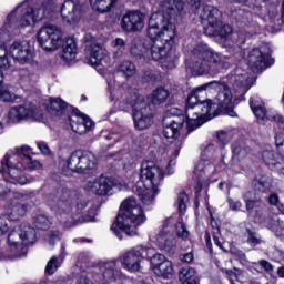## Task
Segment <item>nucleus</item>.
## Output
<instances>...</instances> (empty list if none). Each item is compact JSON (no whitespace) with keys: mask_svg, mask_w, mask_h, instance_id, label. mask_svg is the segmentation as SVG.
I'll return each instance as SVG.
<instances>
[{"mask_svg":"<svg viewBox=\"0 0 284 284\" xmlns=\"http://www.w3.org/2000/svg\"><path fill=\"white\" fill-rule=\"evenodd\" d=\"M30 146L22 145L9 150L1 160L0 174L3 180H0V199L12 194V186L10 185H26L28 178L23 175L26 170L33 172L41 170L43 164L30 155Z\"/></svg>","mask_w":284,"mask_h":284,"instance_id":"obj_3","label":"nucleus"},{"mask_svg":"<svg viewBox=\"0 0 284 284\" xmlns=\"http://www.w3.org/2000/svg\"><path fill=\"white\" fill-rule=\"evenodd\" d=\"M230 84L233 85L235 94L243 97L252 88V77L247 72L236 69L229 75Z\"/></svg>","mask_w":284,"mask_h":284,"instance_id":"obj_23","label":"nucleus"},{"mask_svg":"<svg viewBox=\"0 0 284 284\" xmlns=\"http://www.w3.org/2000/svg\"><path fill=\"white\" fill-rule=\"evenodd\" d=\"M250 108L253 114L260 121H275V123L282 121V124L284 123V119L281 116V114H278V112L274 110L267 111V109H265V102H263V100L258 95L251 97Z\"/></svg>","mask_w":284,"mask_h":284,"instance_id":"obj_20","label":"nucleus"},{"mask_svg":"<svg viewBox=\"0 0 284 284\" xmlns=\"http://www.w3.org/2000/svg\"><path fill=\"white\" fill-rule=\"evenodd\" d=\"M237 95H234L232 93V90L227 84H223L222 89L217 92V95L215 98V101L212 103V105H215V112L216 110H221L227 114V116L235 118L236 112L234 111V99H237Z\"/></svg>","mask_w":284,"mask_h":284,"instance_id":"obj_17","label":"nucleus"},{"mask_svg":"<svg viewBox=\"0 0 284 284\" xmlns=\"http://www.w3.org/2000/svg\"><path fill=\"white\" fill-rule=\"evenodd\" d=\"M87 59L90 65H105L108 61H110V57H108V50L105 48L97 44L87 42Z\"/></svg>","mask_w":284,"mask_h":284,"instance_id":"obj_26","label":"nucleus"},{"mask_svg":"<svg viewBox=\"0 0 284 284\" xmlns=\"http://www.w3.org/2000/svg\"><path fill=\"white\" fill-rule=\"evenodd\" d=\"M246 207L247 210H254V207H261V201H256V200H248L246 202Z\"/></svg>","mask_w":284,"mask_h":284,"instance_id":"obj_61","label":"nucleus"},{"mask_svg":"<svg viewBox=\"0 0 284 284\" xmlns=\"http://www.w3.org/2000/svg\"><path fill=\"white\" fill-rule=\"evenodd\" d=\"M61 59L64 60L65 63H70L77 59V42H74V39H67L65 43L63 44Z\"/></svg>","mask_w":284,"mask_h":284,"instance_id":"obj_33","label":"nucleus"},{"mask_svg":"<svg viewBox=\"0 0 284 284\" xmlns=\"http://www.w3.org/2000/svg\"><path fill=\"white\" fill-rule=\"evenodd\" d=\"M151 267L155 276L160 278L170 280L174 276V264L164 257L163 254H152Z\"/></svg>","mask_w":284,"mask_h":284,"instance_id":"obj_21","label":"nucleus"},{"mask_svg":"<svg viewBox=\"0 0 284 284\" xmlns=\"http://www.w3.org/2000/svg\"><path fill=\"white\" fill-rule=\"evenodd\" d=\"M222 272L223 274H226L231 284H235L236 281H239V275L234 273V271L224 268Z\"/></svg>","mask_w":284,"mask_h":284,"instance_id":"obj_53","label":"nucleus"},{"mask_svg":"<svg viewBox=\"0 0 284 284\" xmlns=\"http://www.w3.org/2000/svg\"><path fill=\"white\" fill-rule=\"evenodd\" d=\"M100 270L104 283H114V281H120L123 276V272H121V267L119 266V260L100 263Z\"/></svg>","mask_w":284,"mask_h":284,"instance_id":"obj_28","label":"nucleus"},{"mask_svg":"<svg viewBox=\"0 0 284 284\" xmlns=\"http://www.w3.org/2000/svg\"><path fill=\"white\" fill-rule=\"evenodd\" d=\"M268 204L270 205H277L278 206V195L275 194V193H272L270 196H268Z\"/></svg>","mask_w":284,"mask_h":284,"instance_id":"obj_62","label":"nucleus"},{"mask_svg":"<svg viewBox=\"0 0 284 284\" xmlns=\"http://www.w3.org/2000/svg\"><path fill=\"white\" fill-rule=\"evenodd\" d=\"M256 183H258V185H261V187H264L265 190L270 187V182H267V178L265 176H262L260 180H255L254 185H256Z\"/></svg>","mask_w":284,"mask_h":284,"instance_id":"obj_60","label":"nucleus"},{"mask_svg":"<svg viewBox=\"0 0 284 284\" xmlns=\"http://www.w3.org/2000/svg\"><path fill=\"white\" fill-rule=\"evenodd\" d=\"M38 148L42 154H50V148L48 146V143L45 142H38Z\"/></svg>","mask_w":284,"mask_h":284,"instance_id":"obj_59","label":"nucleus"},{"mask_svg":"<svg viewBox=\"0 0 284 284\" xmlns=\"http://www.w3.org/2000/svg\"><path fill=\"white\" fill-rule=\"evenodd\" d=\"M199 14L204 28V34L207 37H220L226 45H230V39L233 40L232 43H236L239 33H233L230 24H223L219 20L221 17L219 9L212 6H203L200 8Z\"/></svg>","mask_w":284,"mask_h":284,"instance_id":"obj_8","label":"nucleus"},{"mask_svg":"<svg viewBox=\"0 0 284 284\" xmlns=\"http://www.w3.org/2000/svg\"><path fill=\"white\" fill-rule=\"evenodd\" d=\"M210 170H212V161L205 158H201L195 164L194 174L199 176V174H203V172H210Z\"/></svg>","mask_w":284,"mask_h":284,"instance_id":"obj_44","label":"nucleus"},{"mask_svg":"<svg viewBox=\"0 0 284 284\" xmlns=\"http://www.w3.org/2000/svg\"><path fill=\"white\" fill-rule=\"evenodd\" d=\"M120 214H143V209L134 197H126L120 204Z\"/></svg>","mask_w":284,"mask_h":284,"instance_id":"obj_32","label":"nucleus"},{"mask_svg":"<svg viewBox=\"0 0 284 284\" xmlns=\"http://www.w3.org/2000/svg\"><path fill=\"white\" fill-rule=\"evenodd\" d=\"M223 85H225V82L211 81L195 88L189 94L186 99V118L189 119L187 126L191 130L201 128L203 123H207V121L216 116V104H212V100L210 99L203 100V97L207 92H220Z\"/></svg>","mask_w":284,"mask_h":284,"instance_id":"obj_5","label":"nucleus"},{"mask_svg":"<svg viewBox=\"0 0 284 284\" xmlns=\"http://www.w3.org/2000/svg\"><path fill=\"white\" fill-rule=\"evenodd\" d=\"M38 239L39 235H37V230H34V227L27 224H21L9 233L8 244L10 247L19 250L22 248L23 245H34Z\"/></svg>","mask_w":284,"mask_h":284,"instance_id":"obj_13","label":"nucleus"},{"mask_svg":"<svg viewBox=\"0 0 284 284\" xmlns=\"http://www.w3.org/2000/svg\"><path fill=\"white\" fill-rule=\"evenodd\" d=\"M69 123L71 130L75 132V134H85V132H92V130H94V122L92 119L79 111H74L69 116Z\"/></svg>","mask_w":284,"mask_h":284,"instance_id":"obj_25","label":"nucleus"},{"mask_svg":"<svg viewBox=\"0 0 284 284\" xmlns=\"http://www.w3.org/2000/svg\"><path fill=\"white\" fill-rule=\"evenodd\" d=\"M245 237L246 243L251 247H256V245H261V243H263V237L254 229H246Z\"/></svg>","mask_w":284,"mask_h":284,"instance_id":"obj_40","label":"nucleus"},{"mask_svg":"<svg viewBox=\"0 0 284 284\" xmlns=\"http://www.w3.org/2000/svg\"><path fill=\"white\" fill-rule=\"evenodd\" d=\"M68 170L78 172L79 174H85L90 170H94L97 166V160L94 154L89 151L77 150L65 161Z\"/></svg>","mask_w":284,"mask_h":284,"instance_id":"obj_14","label":"nucleus"},{"mask_svg":"<svg viewBox=\"0 0 284 284\" xmlns=\"http://www.w3.org/2000/svg\"><path fill=\"white\" fill-rule=\"evenodd\" d=\"M83 12V4L81 0H64L61 7V17L63 21L74 26L81 20V14Z\"/></svg>","mask_w":284,"mask_h":284,"instance_id":"obj_22","label":"nucleus"},{"mask_svg":"<svg viewBox=\"0 0 284 284\" xmlns=\"http://www.w3.org/2000/svg\"><path fill=\"white\" fill-rule=\"evenodd\" d=\"M70 199V191L68 189L62 190L58 197L50 196V201H53V203H57V207H60L65 212V207H68V201Z\"/></svg>","mask_w":284,"mask_h":284,"instance_id":"obj_39","label":"nucleus"},{"mask_svg":"<svg viewBox=\"0 0 284 284\" xmlns=\"http://www.w3.org/2000/svg\"><path fill=\"white\" fill-rule=\"evenodd\" d=\"M186 110H187V104L185 105V115H183V111H181V109L176 106H172L166 111V116H182L183 119L182 122H178L176 119L172 120L170 124L164 126L162 132L165 139L171 140L170 141L172 143L171 150H173L174 159L179 156V150H181V148L183 146V142L181 141V139H179L181 134H183V125L186 126L187 132H194L195 130L187 125V121H190V119H187Z\"/></svg>","mask_w":284,"mask_h":284,"instance_id":"obj_9","label":"nucleus"},{"mask_svg":"<svg viewBox=\"0 0 284 284\" xmlns=\"http://www.w3.org/2000/svg\"><path fill=\"white\" fill-rule=\"evenodd\" d=\"M180 261H182V263H193L194 262V253L189 252V253L182 254L180 256Z\"/></svg>","mask_w":284,"mask_h":284,"instance_id":"obj_55","label":"nucleus"},{"mask_svg":"<svg viewBox=\"0 0 284 284\" xmlns=\"http://www.w3.org/2000/svg\"><path fill=\"white\" fill-rule=\"evenodd\" d=\"M0 70H10V60H8L6 55L0 58Z\"/></svg>","mask_w":284,"mask_h":284,"instance_id":"obj_57","label":"nucleus"},{"mask_svg":"<svg viewBox=\"0 0 284 284\" xmlns=\"http://www.w3.org/2000/svg\"><path fill=\"white\" fill-rule=\"evenodd\" d=\"M0 101L3 103H12L17 101V94L10 90V87L2 85L0 87Z\"/></svg>","mask_w":284,"mask_h":284,"instance_id":"obj_42","label":"nucleus"},{"mask_svg":"<svg viewBox=\"0 0 284 284\" xmlns=\"http://www.w3.org/2000/svg\"><path fill=\"white\" fill-rule=\"evenodd\" d=\"M154 254V248L138 245L124 253L118 261L128 272H139L141 270V261L150 258Z\"/></svg>","mask_w":284,"mask_h":284,"instance_id":"obj_12","label":"nucleus"},{"mask_svg":"<svg viewBox=\"0 0 284 284\" xmlns=\"http://www.w3.org/2000/svg\"><path fill=\"white\" fill-rule=\"evenodd\" d=\"M185 14L183 0H162L158 12L149 19L146 34L149 44L145 61H159L162 68L172 70L176 67L174 37H176V17Z\"/></svg>","mask_w":284,"mask_h":284,"instance_id":"obj_1","label":"nucleus"},{"mask_svg":"<svg viewBox=\"0 0 284 284\" xmlns=\"http://www.w3.org/2000/svg\"><path fill=\"white\" fill-rule=\"evenodd\" d=\"M92 261V255L88 252H82L78 255L77 266L78 267H88Z\"/></svg>","mask_w":284,"mask_h":284,"instance_id":"obj_47","label":"nucleus"},{"mask_svg":"<svg viewBox=\"0 0 284 284\" xmlns=\"http://www.w3.org/2000/svg\"><path fill=\"white\" fill-rule=\"evenodd\" d=\"M116 187V182L114 179L101 175L99 178H92L87 181L85 190L97 194L98 196H110L112 191Z\"/></svg>","mask_w":284,"mask_h":284,"instance_id":"obj_19","label":"nucleus"},{"mask_svg":"<svg viewBox=\"0 0 284 284\" xmlns=\"http://www.w3.org/2000/svg\"><path fill=\"white\" fill-rule=\"evenodd\" d=\"M37 39L40 48L45 52H54L64 43L63 30L54 24L42 27L37 33Z\"/></svg>","mask_w":284,"mask_h":284,"instance_id":"obj_11","label":"nucleus"},{"mask_svg":"<svg viewBox=\"0 0 284 284\" xmlns=\"http://www.w3.org/2000/svg\"><path fill=\"white\" fill-rule=\"evenodd\" d=\"M272 57V49L270 47H261L260 49H253L247 57L248 67L253 72H262L266 68H270V59Z\"/></svg>","mask_w":284,"mask_h":284,"instance_id":"obj_18","label":"nucleus"},{"mask_svg":"<svg viewBox=\"0 0 284 284\" xmlns=\"http://www.w3.org/2000/svg\"><path fill=\"white\" fill-rule=\"evenodd\" d=\"M57 0H27L20 3L7 17L4 29L0 31V39H8L10 31L8 28H28L34 26L37 21L50 17L57 12Z\"/></svg>","mask_w":284,"mask_h":284,"instance_id":"obj_4","label":"nucleus"},{"mask_svg":"<svg viewBox=\"0 0 284 284\" xmlns=\"http://www.w3.org/2000/svg\"><path fill=\"white\" fill-rule=\"evenodd\" d=\"M175 207L180 214H185L190 210V195L185 192H180L178 194V200L175 202Z\"/></svg>","mask_w":284,"mask_h":284,"instance_id":"obj_37","label":"nucleus"},{"mask_svg":"<svg viewBox=\"0 0 284 284\" xmlns=\"http://www.w3.org/2000/svg\"><path fill=\"white\" fill-rule=\"evenodd\" d=\"M176 234L179 239H187L190 236V232H187V229L183 224L176 226Z\"/></svg>","mask_w":284,"mask_h":284,"instance_id":"obj_52","label":"nucleus"},{"mask_svg":"<svg viewBox=\"0 0 284 284\" xmlns=\"http://www.w3.org/2000/svg\"><path fill=\"white\" fill-rule=\"evenodd\" d=\"M51 223L50 217H48L45 214H38L33 220V225L37 227V230H48Z\"/></svg>","mask_w":284,"mask_h":284,"instance_id":"obj_43","label":"nucleus"},{"mask_svg":"<svg viewBox=\"0 0 284 284\" xmlns=\"http://www.w3.org/2000/svg\"><path fill=\"white\" fill-rule=\"evenodd\" d=\"M146 221L148 217L143 214H119L111 225V231L121 241L123 234L136 236L139 234L136 227L143 225Z\"/></svg>","mask_w":284,"mask_h":284,"instance_id":"obj_10","label":"nucleus"},{"mask_svg":"<svg viewBox=\"0 0 284 284\" xmlns=\"http://www.w3.org/2000/svg\"><path fill=\"white\" fill-rule=\"evenodd\" d=\"M61 263H63V258L61 256H52L45 266V274L52 276L61 267Z\"/></svg>","mask_w":284,"mask_h":284,"instance_id":"obj_41","label":"nucleus"},{"mask_svg":"<svg viewBox=\"0 0 284 284\" xmlns=\"http://www.w3.org/2000/svg\"><path fill=\"white\" fill-rule=\"evenodd\" d=\"M260 265L261 267H263V270H265V272H274V266L272 265V263L265 260L260 261Z\"/></svg>","mask_w":284,"mask_h":284,"instance_id":"obj_58","label":"nucleus"},{"mask_svg":"<svg viewBox=\"0 0 284 284\" xmlns=\"http://www.w3.org/2000/svg\"><path fill=\"white\" fill-rule=\"evenodd\" d=\"M48 112L61 116L65 110H68V102L61 100V98H49L45 101Z\"/></svg>","mask_w":284,"mask_h":284,"instance_id":"obj_31","label":"nucleus"},{"mask_svg":"<svg viewBox=\"0 0 284 284\" xmlns=\"http://www.w3.org/2000/svg\"><path fill=\"white\" fill-rule=\"evenodd\" d=\"M227 203L232 212H241V207H243V204L236 200L229 199Z\"/></svg>","mask_w":284,"mask_h":284,"instance_id":"obj_51","label":"nucleus"},{"mask_svg":"<svg viewBox=\"0 0 284 284\" xmlns=\"http://www.w3.org/2000/svg\"><path fill=\"white\" fill-rule=\"evenodd\" d=\"M145 27V14L141 11H129L121 20V28L125 32H141Z\"/></svg>","mask_w":284,"mask_h":284,"instance_id":"obj_24","label":"nucleus"},{"mask_svg":"<svg viewBox=\"0 0 284 284\" xmlns=\"http://www.w3.org/2000/svg\"><path fill=\"white\" fill-rule=\"evenodd\" d=\"M8 55L20 65H26L34 61V47L28 41H16L9 47Z\"/></svg>","mask_w":284,"mask_h":284,"instance_id":"obj_16","label":"nucleus"},{"mask_svg":"<svg viewBox=\"0 0 284 284\" xmlns=\"http://www.w3.org/2000/svg\"><path fill=\"white\" fill-rule=\"evenodd\" d=\"M89 3L95 12L105 14V12H110L114 8L116 0H89Z\"/></svg>","mask_w":284,"mask_h":284,"instance_id":"obj_34","label":"nucleus"},{"mask_svg":"<svg viewBox=\"0 0 284 284\" xmlns=\"http://www.w3.org/2000/svg\"><path fill=\"white\" fill-rule=\"evenodd\" d=\"M171 221L172 217H168L162 225V230L158 234V242L166 252L174 247V237L172 236V232L168 230Z\"/></svg>","mask_w":284,"mask_h":284,"instance_id":"obj_29","label":"nucleus"},{"mask_svg":"<svg viewBox=\"0 0 284 284\" xmlns=\"http://www.w3.org/2000/svg\"><path fill=\"white\" fill-rule=\"evenodd\" d=\"M230 65V57L214 51L207 44H197L192 51L191 60L186 62V70L193 77H214L229 70Z\"/></svg>","mask_w":284,"mask_h":284,"instance_id":"obj_6","label":"nucleus"},{"mask_svg":"<svg viewBox=\"0 0 284 284\" xmlns=\"http://www.w3.org/2000/svg\"><path fill=\"white\" fill-rule=\"evenodd\" d=\"M250 153V149L241 142H235L232 145V154L235 161H242Z\"/></svg>","mask_w":284,"mask_h":284,"instance_id":"obj_38","label":"nucleus"},{"mask_svg":"<svg viewBox=\"0 0 284 284\" xmlns=\"http://www.w3.org/2000/svg\"><path fill=\"white\" fill-rule=\"evenodd\" d=\"M19 75L22 81H30L32 79V73H30L28 69H21Z\"/></svg>","mask_w":284,"mask_h":284,"instance_id":"obj_56","label":"nucleus"},{"mask_svg":"<svg viewBox=\"0 0 284 284\" xmlns=\"http://www.w3.org/2000/svg\"><path fill=\"white\" fill-rule=\"evenodd\" d=\"M168 97H170V91L163 88H158L151 93L150 101L153 105H161L168 101Z\"/></svg>","mask_w":284,"mask_h":284,"instance_id":"obj_36","label":"nucleus"},{"mask_svg":"<svg viewBox=\"0 0 284 284\" xmlns=\"http://www.w3.org/2000/svg\"><path fill=\"white\" fill-rule=\"evenodd\" d=\"M179 280L182 284H199V281H196V271L193 267L181 268Z\"/></svg>","mask_w":284,"mask_h":284,"instance_id":"obj_35","label":"nucleus"},{"mask_svg":"<svg viewBox=\"0 0 284 284\" xmlns=\"http://www.w3.org/2000/svg\"><path fill=\"white\" fill-rule=\"evenodd\" d=\"M275 143H276L277 150L284 153V134L283 133H278L275 135Z\"/></svg>","mask_w":284,"mask_h":284,"instance_id":"obj_54","label":"nucleus"},{"mask_svg":"<svg viewBox=\"0 0 284 284\" xmlns=\"http://www.w3.org/2000/svg\"><path fill=\"white\" fill-rule=\"evenodd\" d=\"M8 119L11 123H20V121H41L43 111L32 103L13 106L9 110Z\"/></svg>","mask_w":284,"mask_h":284,"instance_id":"obj_15","label":"nucleus"},{"mask_svg":"<svg viewBox=\"0 0 284 284\" xmlns=\"http://www.w3.org/2000/svg\"><path fill=\"white\" fill-rule=\"evenodd\" d=\"M109 85V99L113 103V109L109 114L116 112H128L130 108L133 110V121L135 129L148 130L152 125V109L146 104L145 98L139 94V90L129 88L125 84H119L114 80V75L108 80Z\"/></svg>","mask_w":284,"mask_h":284,"instance_id":"obj_2","label":"nucleus"},{"mask_svg":"<svg viewBox=\"0 0 284 284\" xmlns=\"http://www.w3.org/2000/svg\"><path fill=\"white\" fill-rule=\"evenodd\" d=\"M215 152L216 148L214 146V144H207L206 146L203 148L201 158L212 161V159H214Z\"/></svg>","mask_w":284,"mask_h":284,"instance_id":"obj_48","label":"nucleus"},{"mask_svg":"<svg viewBox=\"0 0 284 284\" xmlns=\"http://www.w3.org/2000/svg\"><path fill=\"white\" fill-rule=\"evenodd\" d=\"M58 221L62 227L70 229L82 225V223H97V217L90 214H60Z\"/></svg>","mask_w":284,"mask_h":284,"instance_id":"obj_27","label":"nucleus"},{"mask_svg":"<svg viewBox=\"0 0 284 284\" xmlns=\"http://www.w3.org/2000/svg\"><path fill=\"white\" fill-rule=\"evenodd\" d=\"M140 178L141 181L132 187V191L138 194L144 205H150L159 194V187L163 185L165 173L154 162L144 161L141 164Z\"/></svg>","mask_w":284,"mask_h":284,"instance_id":"obj_7","label":"nucleus"},{"mask_svg":"<svg viewBox=\"0 0 284 284\" xmlns=\"http://www.w3.org/2000/svg\"><path fill=\"white\" fill-rule=\"evenodd\" d=\"M227 165L225 164V161L222 159L219 164L214 166V174L221 172L222 170H225Z\"/></svg>","mask_w":284,"mask_h":284,"instance_id":"obj_63","label":"nucleus"},{"mask_svg":"<svg viewBox=\"0 0 284 284\" xmlns=\"http://www.w3.org/2000/svg\"><path fill=\"white\" fill-rule=\"evenodd\" d=\"M149 41L150 40H145L141 37L133 38L130 44V53L132 54V57H135V59H144L145 61Z\"/></svg>","mask_w":284,"mask_h":284,"instance_id":"obj_30","label":"nucleus"},{"mask_svg":"<svg viewBox=\"0 0 284 284\" xmlns=\"http://www.w3.org/2000/svg\"><path fill=\"white\" fill-rule=\"evenodd\" d=\"M123 165L126 170H130V168L136 165V160L132 155L126 154L123 160Z\"/></svg>","mask_w":284,"mask_h":284,"instance_id":"obj_50","label":"nucleus"},{"mask_svg":"<svg viewBox=\"0 0 284 284\" xmlns=\"http://www.w3.org/2000/svg\"><path fill=\"white\" fill-rule=\"evenodd\" d=\"M61 239V232L59 231H49L45 236L44 241L49 243V245H54Z\"/></svg>","mask_w":284,"mask_h":284,"instance_id":"obj_49","label":"nucleus"},{"mask_svg":"<svg viewBox=\"0 0 284 284\" xmlns=\"http://www.w3.org/2000/svg\"><path fill=\"white\" fill-rule=\"evenodd\" d=\"M119 71L126 77H134L136 72V67L131 61H123L119 65Z\"/></svg>","mask_w":284,"mask_h":284,"instance_id":"obj_45","label":"nucleus"},{"mask_svg":"<svg viewBox=\"0 0 284 284\" xmlns=\"http://www.w3.org/2000/svg\"><path fill=\"white\" fill-rule=\"evenodd\" d=\"M112 48L116 57H121L125 52V40H123V38H116L112 42Z\"/></svg>","mask_w":284,"mask_h":284,"instance_id":"obj_46","label":"nucleus"},{"mask_svg":"<svg viewBox=\"0 0 284 284\" xmlns=\"http://www.w3.org/2000/svg\"><path fill=\"white\" fill-rule=\"evenodd\" d=\"M217 140L221 141L222 144L227 143V133L224 131L217 132Z\"/></svg>","mask_w":284,"mask_h":284,"instance_id":"obj_64","label":"nucleus"}]
</instances>
